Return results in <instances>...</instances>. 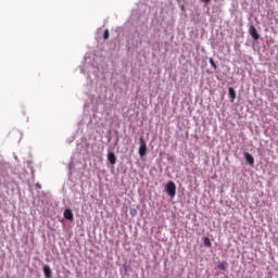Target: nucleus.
Segmentation results:
<instances>
[{
	"label": "nucleus",
	"mask_w": 278,
	"mask_h": 278,
	"mask_svg": "<svg viewBox=\"0 0 278 278\" xmlns=\"http://www.w3.org/2000/svg\"><path fill=\"white\" fill-rule=\"evenodd\" d=\"M165 191L167 192L168 197H172V199L177 194V186L173 181H168Z\"/></svg>",
	"instance_id": "obj_1"
},
{
	"label": "nucleus",
	"mask_w": 278,
	"mask_h": 278,
	"mask_svg": "<svg viewBox=\"0 0 278 278\" xmlns=\"http://www.w3.org/2000/svg\"><path fill=\"white\" fill-rule=\"evenodd\" d=\"M130 215L137 216L138 215V211L136 208H130Z\"/></svg>",
	"instance_id": "obj_13"
},
{
	"label": "nucleus",
	"mask_w": 278,
	"mask_h": 278,
	"mask_svg": "<svg viewBox=\"0 0 278 278\" xmlns=\"http://www.w3.org/2000/svg\"><path fill=\"white\" fill-rule=\"evenodd\" d=\"M110 38V30L109 29H105L104 30V34H103V39L104 40H108Z\"/></svg>",
	"instance_id": "obj_12"
},
{
	"label": "nucleus",
	"mask_w": 278,
	"mask_h": 278,
	"mask_svg": "<svg viewBox=\"0 0 278 278\" xmlns=\"http://www.w3.org/2000/svg\"><path fill=\"white\" fill-rule=\"evenodd\" d=\"M202 1H204V3H210V1H212V0H202Z\"/></svg>",
	"instance_id": "obj_14"
},
{
	"label": "nucleus",
	"mask_w": 278,
	"mask_h": 278,
	"mask_svg": "<svg viewBox=\"0 0 278 278\" xmlns=\"http://www.w3.org/2000/svg\"><path fill=\"white\" fill-rule=\"evenodd\" d=\"M139 142H140L139 155L140 157H144V155H147V142L144 141V138H140Z\"/></svg>",
	"instance_id": "obj_2"
},
{
	"label": "nucleus",
	"mask_w": 278,
	"mask_h": 278,
	"mask_svg": "<svg viewBox=\"0 0 278 278\" xmlns=\"http://www.w3.org/2000/svg\"><path fill=\"white\" fill-rule=\"evenodd\" d=\"M250 35L254 40H260V34H257V28H255V26L250 27Z\"/></svg>",
	"instance_id": "obj_3"
},
{
	"label": "nucleus",
	"mask_w": 278,
	"mask_h": 278,
	"mask_svg": "<svg viewBox=\"0 0 278 278\" xmlns=\"http://www.w3.org/2000/svg\"><path fill=\"white\" fill-rule=\"evenodd\" d=\"M218 268L219 270H227V262L223 261L222 263H219Z\"/></svg>",
	"instance_id": "obj_10"
},
{
	"label": "nucleus",
	"mask_w": 278,
	"mask_h": 278,
	"mask_svg": "<svg viewBox=\"0 0 278 278\" xmlns=\"http://www.w3.org/2000/svg\"><path fill=\"white\" fill-rule=\"evenodd\" d=\"M64 218H66V220H73L74 215H73V211L71 208H66L63 213Z\"/></svg>",
	"instance_id": "obj_5"
},
{
	"label": "nucleus",
	"mask_w": 278,
	"mask_h": 278,
	"mask_svg": "<svg viewBox=\"0 0 278 278\" xmlns=\"http://www.w3.org/2000/svg\"><path fill=\"white\" fill-rule=\"evenodd\" d=\"M244 159L250 164V166H253L255 164V159H253V155H251L249 152L244 153Z\"/></svg>",
	"instance_id": "obj_4"
},
{
	"label": "nucleus",
	"mask_w": 278,
	"mask_h": 278,
	"mask_svg": "<svg viewBox=\"0 0 278 278\" xmlns=\"http://www.w3.org/2000/svg\"><path fill=\"white\" fill-rule=\"evenodd\" d=\"M208 62H210L211 66L214 68V71H217L218 66L216 65V62H214V59L211 58V59L208 60Z\"/></svg>",
	"instance_id": "obj_11"
},
{
	"label": "nucleus",
	"mask_w": 278,
	"mask_h": 278,
	"mask_svg": "<svg viewBox=\"0 0 278 278\" xmlns=\"http://www.w3.org/2000/svg\"><path fill=\"white\" fill-rule=\"evenodd\" d=\"M204 247H207V249L212 248V241H210V238L205 237L203 240Z\"/></svg>",
	"instance_id": "obj_9"
},
{
	"label": "nucleus",
	"mask_w": 278,
	"mask_h": 278,
	"mask_svg": "<svg viewBox=\"0 0 278 278\" xmlns=\"http://www.w3.org/2000/svg\"><path fill=\"white\" fill-rule=\"evenodd\" d=\"M108 160H109L110 164H116V155L114 154V152H110L108 154Z\"/></svg>",
	"instance_id": "obj_7"
},
{
	"label": "nucleus",
	"mask_w": 278,
	"mask_h": 278,
	"mask_svg": "<svg viewBox=\"0 0 278 278\" xmlns=\"http://www.w3.org/2000/svg\"><path fill=\"white\" fill-rule=\"evenodd\" d=\"M43 274L46 278H51L53 275V271L51 270V267L49 265L43 266Z\"/></svg>",
	"instance_id": "obj_6"
},
{
	"label": "nucleus",
	"mask_w": 278,
	"mask_h": 278,
	"mask_svg": "<svg viewBox=\"0 0 278 278\" xmlns=\"http://www.w3.org/2000/svg\"><path fill=\"white\" fill-rule=\"evenodd\" d=\"M228 94L230 99H232V101L236 99V90L233 89V87L228 88Z\"/></svg>",
	"instance_id": "obj_8"
}]
</instances>
